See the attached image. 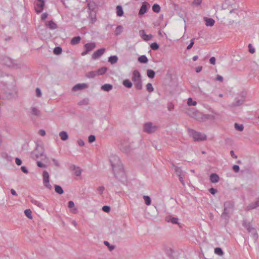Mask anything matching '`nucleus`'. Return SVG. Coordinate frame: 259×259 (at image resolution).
<instances>
[{
  "instance_id": "obj_7",
  "label": "nucleus",
  "mask_w": 259,
  "mask_h": 259,
  "mask_svg": "<svg viewBox=\"0 0 259 259\" xmlns=\"http://www.w3.org/2000/svg\"><path fill=\"white\" fill-rule=\"evenodd\" d=\"M42 178L44 185L49 190H51L52 187L50 184V176L49 172L47 171L44 170L43 171Z\"/></svg>"
},
{
  "instance_id": "obj_11",
  "label": "nucleus",
  "mask_w": 259,
  "mask_h": 259,
  "mask_svg": "<svg viewBox=\"0 0 259 259\" xmlns=\"http://www.w3.org/2000/svg\"><path fill=\"white\" fill-rule=\"evenodd\" d=\"M45 1H37L35 4L34 8L37 13H40L44 9Z\"/></svg>"
},
{
  "instance_id": "obj_56",
  "label": "nucleus",
  "mask_w": 259,
  "mask_h": 259,
  "mask_svg": "<svg viewBox=\"0 0 259 259\" xmlns=\"http://www.w3.org/2000/svg\"><path fill=\"white\" fill-rule=\"evenodd\" d=\"M248 50L249 52L251 54H253L255 52V49L252 46L251 44L248 45Z\"/></svg>"
},
{
  "instance_id": "obj_43",
  "label": "nucleus",
  "mask_w": 259,
  "mask_h": 259,
  "mask_svg": "<svg viewBox=\"0 0 259 259\" xmlns=\"http://www.w3.org/2000/svg\"><path fill=\"white\" fill-rule=\"evenodd\" d=\"M145 203L147 205H150L151 203V200L149 196L144 195L143 196Z\"/></svg>"
},
{
  "instance_id": "obj_27",
  "label": "nucleus",
  "mask_w": 259,
  "mask_h": 259,
  "mask_svg": "<svg viewBox=\"0 0 259 259\" xmlns=\"http://www.w3.org/2000/svg\"><path fill=\"white\" fill-rule=\"evenodd\" d=\"M116 15L118 17H121L123 15V11L121 6L118 5L116 7Z\"/></svg>"
},
{
  "instance_id": "obj_6",
  "label": "nucleus",
  "mask_w": 259,
  "mask_h": 259,
  "mask_svg": "<svg viewBox=\"0 0 259 259\" xmlns=\"http://www.w3.org/2000/svg\"><path fill=\"white\" fill-rule=\"evenodd\" d=\"M231 1H225L222 4L223 9H228L230 11V13H232L234 10H236L238 8V5L235 3H232Z\"/></svg>"
},
{
  "instance_id": "obj_15",
  "label": "nucleus",
  "mask_w": 259,
  "mask_h": 259,
  "mask_svg": "<svg viewBox=\"0 0 259 259\" xmlns=\"http://www.w3.org/2000/svg\"><path fill=\"white\" fill-rule=\"evenodd\" d=\"M140 36L145 41H148L151 39L153 36L151 34H146L145 30H141L139 31Z\"/></svg>"
},
{
  "instance_id": "obj_4",
  "label": "nucleus",
  "mask_w": 259,
  "mask_h": 259,
  "mask_svg": "<svg viewBox=\"0 0 259 259\" xmlns=\"http://www.w3.org/2000/svg\"><path fill=\"white\" fill-rule=\"evenodd\" d=\"M189 135L192 136L195 141H204L206 139L205 135L201 133L195 131L191 128L188 129Z\"/></svg>"
},
{
  "instance_id": "obj_37",
  "label": "nucleus",
  "mask_w": 259,
  "mask_h": 259,
  "mask_svg": "<svg viewBox=\"0 0 259 259\" xmlns=\"http://www.w3.org/2000/svg\"><path fill=\"white\" fill-rule=\"evenodd\" d=\"M107 68L106 67H103L99 68L98 70H97V72L98 73V75H103L106 73L107 71Z\"/></svg>"
},
{
  "instance_id": "obj_34",
  "label": "nucleus",
  "mask_w": 259,
  "mask_h": 259,
  "mask_svg": "<svg viewBox=\"0 0 259 259\" xmlns=\"http://www.w3.org/2000/svg\"><path fill=\"white\" fill-rule=\"evenodd\" d=\"M97 75H98V73L97 72V71H90L86 74V76L88 78H94Z\"/></svg>"
},
{
  "instance_id": "obj_52",
  "label": "nucleus",
  "mask_w": 259,
  "mask_h": 259,
  "mask_svg": "<svg viewBox=\"0 0 259 259\" xmlns=\"http://www.w3.org/2000/svg\"><path fill=\"white\" fill-rule=\"evenodd\" d=\"M120 148L121 151L125 153L128 152L130 150V147L128 145H126L125 147L121 146Z\"/></svg>"
},
{
  "instance_id": "obj_22",
  "label": "nucleus",
  "mask_w": 259,
  "mask_h": 259,
  "mask_svg": "<svg viewBox=\"0 0 259 259\" xmlns=\"http://www.w3.org/2000/svg\"><path fill=\"white\" fill-rule=\"evenodd\" d=\"M205 24L207 26H212L214 24V20L212 18H208L205 17Z\"/></svg>"
},
{
  "instance_id": "obj_64",
  "label": "nucleus",
  "mask_w": 259,
  "mask_h": 259,
  "mask_svg": "<svg viewBox=\"0 0 259 259\" xmlns=\"http://www.w3.org/2000/svg\"><path fill=\"white\" fill-rule=\"evenodd\" d=\"M15 162L17 165H21L22 161L20 159L17 157L15 158Z\"/></svg>"
},
{
  "instance_id": "obj_18",
  "label": "nucleus",
  "mask_w": 259,
  "mask_h": 259,
  "mask_svg": "<svg viewBox=\"0 0 259 259\" xmlns=\"http://www.w3.org/2000/svg\"><path fill=\"white\" fill-rule=\"evenodd\" d=\"M89 3L87 4L89 9L91 11L95 12L97 9L98 6L95 3V1H88Z\"/></svg>"
},
{
  "instance_id": "obj_3",
  "label": "nucleus",
  "mask_w": 259,
  "mask_h": 259,
  "mask_svg": "<svg viewBox=\"0 0 259 259\" xmlns=\"http://www.w3.org/2000/svg\"><path fill=\"white\" fill-rule=\"evenodd\" d=\"M141 77V75L138 70H135L133 71L132 80L134 82L135 88L138 90H141L143 88Z\"/></svg>"
},
{
  "instance_id": "obj_5",
  "label": "nucleus",
  "mask_w": 259,
  "mask_h": 259,
  "mask_svg": "<svg viewBox=\"0 0 259 259\" xmlns=\"http://www.w3.org/2000/svg\"><path fill=\"white\" fill-rule=\"evenodd\" d=\"M157 126L154 125L151 122H147L143 125V131L147 134L154 133L157 130Z\"/></svg>"
},
{
  "instance_id": "obj_48",
  "label": "nucleus",
  "mask_w": 259,
  "mask_h": 259,
  "mask_svg": "<svg viewBox=\"0 0 259 259\" xmlns=\"http://www.w3.org/2000/svg\"><path fill=\"white\" fill-rule=\"evenodd\" d=\"M187 104L189 106H195L197 104V102L196 101L193 100V99L191 98H189L188 99Z\"/></svg>"
},
{
  "instance_id": "obj_21",
  "label": "nucleus",
  "mask_w": 259,
  "mask_h": 259,
  "mask_svg": "<svg viewBox=\"0 0 259 259\" xmlns=\"http://www.w3.org/2000/svg\"><path fill=\"white\" fill-rule=\"evenodd\" d=\"M113 89V85L111 84L106 83L102 85L101 89L104 91L109 92Z\"/></svg>"
},
{
  "instance_id": "obj_58",
  "label": "nucleus",
  "mask_w": 259,
  "mask_h": 259,
  "mask_svg": "<svg viewBox=\"0 0 259 259\" xmlns=\"http://www.w3.org/2000/svg\"><path fill=\"white\" fill-rule=\"evenodd\" d=\"M102 210L106 212H108L110 210V207L109 206L105 205L103 206Z\"/></svg>"
},
{
  "instance_id": "obj_38",
  "label": "nucleus",
  "mask_w": 259,
  "mask_h": 259,
  "mask_svg": "<svg viewBox=\"0 0 259 259\" xmlns=\"http://www.w3.org/2000/svg\"><path fill=\"white\" fill-rule=\"evenodd\" d=\"M152 10L155 13H159L160 10V7L158 4H155L152 6Z\"/></svg>"
},
{
  "instance_id": "obj_42",
  "label": "nucleus",
  "mask_w": 259,
  "mask_h": 259,
  "mask_svg": "<svg viewBox=\"0 0 259 259\" xmlns=\"http://www.w3.org/2000/svg\"><path fill=\"white\" fill-rule=\"evenodd\" d=\"M73 170L76 176H79L80 175L81 170L78 167H76V166L74 165Z\"/></svg>"
},
{
  "instance_id": "obj_35",
  "label": "nucleus",
  "mask_w": 259,
  "mask_h": 259,
  "mask_svg": "<svg viewBox=\"0 0 259 259\" xmlns=\"http://www.w3.org/2000/svg\"><path fill=\"white\" fill-rule=\"evenodd\" d=\"M48 26L52 30L55 29L57 28V24L52 20L49 21Z\"/></svg>"
},
{
  "instance_id": "obj_60",
  "label": "nucleus",
  "mask_w": 259,
  "mask_h": 259,
  "mask_svg": "<svg viewBox=\"0 0 259 259\" xmlns=\"http://www.w3.org/2000/svg\"><path fill=\"white\" fill-rule=\"evenodd\" d=\"M105 189V188L104 186H100L98 188L97 191L99 192L100 194H102Z\"/></svg>"
},
{
  "instance_id": "obj_19",
  "label": "nucleus",
  "mask_w": 259,
  "mask_h": 259,
  "mask_svg": "<svg viewBox=\"0 0 259 259\" xmlns=\"http://www.w3.org/2000/svg\"><path fill=\"white\" fill-rule=\"evenodd\" d=\"M210 181L212 183H216L219 181L220 178L216 173H212L209 176Z\"/></svg>"
},
{
  "instance_id": "obj_16",
  "label": "nucleus",
  "mask_w": 259,
  "mask_h": 259,
  "mask_svg": "<svg viewBox=\"0 0 259 259\" xmlns=\"http://www.w3.org/2000/svg\"><path fill=\"white\" fill-rule=\"evenodd\" d=\"M165 220L167 222H170L173 224H178L180 227H181L180 223L178 222L179 220L177 218L173 217L171 215H168L166 217Z\"/></svg>"
},
{
  "instance_id": "obj_51",
  "label": "nucleus",
  "mask_w": 259,
  "mask_h": 259,
  "mask_svg": "<svg viewBox=\"0 0 259 259\" xmlns=\"http://www.w3.org/2000/svg\"><path fill=\"white\" fill-rule=\"evenodd\" d=\"M146 89L148 92L151 93L154 91V88L151 83H148L146 85Z\"/></svg>"
},
{
  "instance_id": "obj_55",
  "label": "nucleus",
  "mask_w": 259,
  "mask_h": 259,
  "mask_svg": "<svg viewBox=\"0 0 259 259\" xmlns=\"http://www.w3.org/2000/svg\"><path fill=\"white\" fill-rule=\"evenodd\" d=\"M167 109L169 111H172L174 109V105L172 103L170 102L167 105Z\"/></svg>"
},
{
  "instance_id": "obj_47",
  "label": "nucleus",
  "mask_w": 259,
  "mask_h": 259,
  "mask_svg": "<svg viewBox=\"0 0 259 259\" xmlns=\"http://www.w3.org/2000/svg\"><path fill=\"white\" fill-rule=\"evenodd\" d=\"M24 213L28 218L30 219L32 218V211L30 209H27L25 210Z\"/></svg>"
},
{
  "instance_id": "obj_33",
  "label": "nucleus",
  "mask_w": 259,
  "mask_h": 259,
  "mask_svg": "<svg viewBox=\"0 0 259 259\" xmlns=\"http://www.w3.org/2000/svg\"><path fill=\"white\" fill-rule=\"evenodd\" d=\"M54 188L55 192L59 194H62L64 193V191L60 186L55 185Z\"/></svg>"
},
{
  "instance_id": "obj_20",
  "label": "nucleus",
  "mask_w": 259,
  "mask_h": 259,
  "mask_svg": "<svg viewBox=\"0 0 259 259\" xmlns=\"http://www.w3.org/2000/svg\"><path fill=\"white\" fill-rule=\"evenodd\" d=\"M84 47L88 51L90 52L95 48L96 44L95 42L87 43Z\"/></svg>"
},
{
  "instance_id": "obj_10",
  "label": "nucleus",
  "mask_w": 259,
  "mask_h": 259,
  "mask_svg": "<svg viewBox=\"0 0 259 259\" xmlns=\"http://www.w3.org/2000/svg\"><path fill=\"white\" fill-rule=\"evenodd\" d=\"M259 207V197L257 198L254 202L249 204L245 208L246 211H250Z\"/></svg>"
},
{
  "instance_id": "obj_36",
  "label": "nucleus",
  "mask_w": 259,
  "mask_h": 259,
  "mask_svg": "<svg viewBox=\"0 0 259 259\" xmlns=\"http://www.w3.org/2000/svg\"><path fill=\"white\" fill-rule=\"evenodd\" d=\"M147 75L150 78H153L155 75V72L152 69H148L147 70Z\"/></svg>"
},
{
  "instance_id": "obj_46",
  "label": "nucleus",
  "mask_w": 259,
  "mask_h": 259,
  "mask_svg": "<svg viewBox=\"0 0 259 259\" xmlns=\"http://www.w3.org/2000/svg\"><path fill=\"white\" fill-rule=\"evenodd\" d=\"M234 127H235V128L237 131H238L240 132L242 131L244 129V126H243V124H239L237 123H235L234 124Z\"/></svg>"
},
{
  "instance_id": "obj_12",
  "label": "nucleus",
  "mask_w": 259,
  "mask_h": 259,
  "mask_svg": "<svg viewBox=\"0 0 259 259\" xmlns=\"http://www.w3.org/2000/svg\"><path fill=\"white\" fill-rule=\"evenodd\" d=\"M105 48H101L96 51L92 55V58L93 59H96L100 57L105 52Z\"/></svg>"
},
{
  "instance_id": "obj_2",
  "label": "nucleus",
  "mask_w": 259,
  "mask_h": 259,
  "mask_svg": "<svg viewBox=\"0 0 259 259\" xmlns=\"http://www.w3.org/2000/svg\"><path fill=\"white\" fill-rule=\"evenodd\" d=\"M224 211L222 213L221 217L225 220H228L230 218V214L234 211L235 203L233 201H227L224 202Z\"/></svg>"
},
{
  "instance_id": "obj_23",
  "label": "nucleus",
  "mask_w": 259,
  "mask_h": 259,
  "mask_svg": "<svg viewBox=\"0 0 259 259\" xmlns=\"http://www.w3.org/2000/svg\"><path fill=\"white\" fill-rule=\"evenodd\" d=\"M118 60V57L116 55L111 56L108 58V62L112 65L117 63Z\"/></svg>"
},
{
  "instance_id": "obj_26",
  "label": "nucleus",
  "mask_w": 259,
  "mask_h": 259,
  "mask_svg": "<svg viewBox=\"0 0 259 259\" xmlns=\"http://www.w3.org/2000/svg\"><path fill=\"white\" fill-rule=\"evenodd\" d=\"M81 40V37L79 36H77L73 37L71 40V44L72 45H75L78 44Z\"/></svg>"
},
{
  "instance_id": "obj_63",
  "label": "nucleus",
  "mask_w": 259,
  "mask_h": 259,
  "mask_svg": "<svg viewBox=\"0 0 259 259\" xmlns=\"http://www.w3.org/2000/svg\"><path fill=\"white\" fill-rule=\"evenodd\" d=\"M202 1H193L192 3L193 6H198L201 5Z\"/></svg>"
},
{
  "instance_id": "obj_25",
  "label": "nucleus",
  "mask_w": 259,
  "mask_h": 259,
  "mask_svg": "<svg viewBox=\"0 0 259 259\" xmlns=\"http://www.w3.org/2000/svg\"><path fill=\"white\" fill-rule=\"evenodd\" d=\"M59 136L62 141H66L68 139V135L66 132L62 131L59 133Z\"/></svg>"
},
{
  "instance_id": "obj_8",
  "label": "nucleus",
  "mask_w": 259,
  "mask_h": 259,
  "mask_svg": "<svg viewBox=\"0 0 259 259\" xmlns=\"http://www.w3.org/2000/svg\"><path fill=\"white\" fill-rule=\"evenodd\" d=\"M189 114L196 120L200 122H204V114L198 111H193L192 113H189Z\"/></svg>"
},
{
  "instance_id": "obj_29",
  "label": "nucleus",
  "mask_w": 259,
  "mask_h": 259,
  "mask_svg": "<svg viewBox=\"0 0 259 259\" xmlns=\"http://www.w3.org/2000/svg\"><path fill=\"white\" fill-rule=\"evenodd\" d=\"M31 113L32 115H35L36 116H40V111L35 107H31Z\"/></svg>"
},
{
  "instance_id": "obj_54",
  "label": "nucleus",
  "mask_w": 259,
  "mask_h": 259,
  "mask_svg": "<svg viewBox=\"0 0 259 259\" xmlns=\"http://www.w3.org/2000/svg\"><path fill=\"white\" fill-rule=\"evenodd\" d=\"M195 39V38H193L191 40L190 44L187 47V50H190L192 48L194 44Z\"/></svg>"
},
{
  "instance_id": "obj_24",
  "label": "nucleus",
  "mask_w": 259,
  "mask_h": 259,
  "mask_svg": "<svg viewBox=\"0 0 259 259\" xmlns=\"http://www.w3.org/2000/svg\"><path fill=\"white\" fill-rule=\"evenodd\" d=\"M204 121L206 120H214L215 119V116L214 114H204Z\"/></svg>"
},
{
  "instance_id": "obj_49",
  "label": "nucleus",
  "mask_w": 259,
  "mask_h": 259,
  "mask_svg": "<svg viewBox=\"0 0 259 259\" xmlns=\"http://www.w3.org/2000/svg\"><path fill=\"white\" fill-rule=\"evenodd\" d=\"M62 49L60 47H56L54 49V53L55 55H59L62 53Z\"/></svg>"
},
{
  "instance_id": "obj_39",
  "label": "nucleus",
  "mask_w": 259,
  "mask_h": 259,
  "mask_svg": "<svg viewBox=\"0 0 259 259\" xmlns=\"http://www.w3.org/2000/svg\"><path fill=\"white\" fill-rule=\"evenodd\" d=\"M31 202L34 204V205H37L38 207H39L40 208H43V204L39 202V201L32 198L31 199Z\"/></svg>"
},
{
  "instance_id": "obj_1",
  "label": "nucleus",
  "mask_w": 259,
  "mask_h": 259,
  "mask_svg": "<svg viewBox=\"0 0 259 259\" xmlns=\"http://www.w3.org/2000/svg\"><path fill=\"white\" fill-rule=\"evenodd\" d=\"M110 162L112 166V171L114 177L118 180H121L125 176L123 166L120 160L116 155L110 157Z\"/></svg>"
},
{
  "instance_id": "obj_44",
  "label": "nucleus",
  "mask_w": 259,
  "mask_h": 259,
  "mask_svg": "<svg viewBox=\"0 0 259 259\" xmlns=\"http://www.w3.org/2000/svg\"><path fill=\"white\" fill-rule=\"evenodd\" d=\"M104 244L108 247V249L110 251L113 250L115 248V246L113 245H111L109 242L107 241H104Z\"/></svg>"
},
{
  "instance_id": "obj_45",
  "label": "nucleus",
  "mask_w": 259,
  "mask_h": 259,
  "mask_svg": "<svg viewBox=\"0 0 259 259\" xmlns=\"http://www.w3.org/2000/svg\"><path fill=\"white\" fill-rule=\"evenodd\" d=\"M165 253L169 257H171L173 254V250L171 248L167 247L165 249Z\"/></svg>"
},
{
  "instance_id": "obj_13",
  "label": "nucleus",
  "mask_w": 259,
  "mask_h": 259,
  "mask_svg": "<svg viewBox=\"0 0 259 259\" xmlns=\"http://www.w3.org/2000/svg\"><path fill=\"white\" fill-rule=\"evenodd\" d=\"M149 5L145 1L142 4L139 12V15L142 16L145 14L148 10V6Z\"/></svg>"
},
{
  "instance_id": "obj_30",
  "label": "nucleus",
  "mask_w": 259,
  "mask_h": 259,
  "mask_svg": "<svg viewBox=\"0 0 259 259\" xmlns=\"http://www.w3.org/2000/svg\"><path fill=\"white\" fill-rule=\"evenodd\" d=\"M123 27L121 25H118L115 31V35L116 36L119 35L123 31Z\"/></svg>"
},
{
  "instance_id": "obj_59",
  "label": "nucleus",
  "mask_w": 259,
  "mask_h": 259,
  "mask_svg": "<svg viewBox=\"0 0 259 259\" xmlns=\"http://www.w3.org/2000/svg\"><path fill=\"white\" fill-rule=\"evenodd\" d=\"M37 165L39 167H41V168H46L47 167V165L44 163H42L40 161H37Z\"/></svg>"
},
{
  "instance_id": "obj_61",
  "label": "nucleus",
  "mask_w": 259,
  "mask_h": 259,
  "mask_svg": "<svg viewBox=\"0 0 259 259\" xmlns=\"http://www.w3.org/2000/svg\"><path fill=\"white\" fill-rule=\"evenodd\" d=\"M209 192L212 194V195H215V193L217 192V190L214 188H211L209 189Z\"/></svg>"
},
{
  "instance_id": "obj_17",
  "label": "nucleus",
  "mask_w": 259,
  "mask_h": 259,
  "mask_svg": "<svg viewBox=\"0 0 259 259\" xmlns=\"http://www.w3.org/2000/svg\"><path fill=\"white\" fill-rule=\"evenodd\" d=\"M242 225L246 229L248 232H251L252 230L255 229L252 227L251 223L248 222L246 220H243Z\"/></svg>"
},
{
  "instance_id": "obj_9",
  "label": "nucleus",
  "mask_w": 259,
  "mask_h": 259,
  "mask_svg": "<svg viewBox=\"0 0 259 259\" xmlns=\"http://www.w3.org/2000/svg\"><path fill=\"white\" fill-rule=\"evenodd\" d=\"M245 101V97L243 95L237 97L235 99L234 102H233L231 107H237L241 105Z\"/></svg>"
},
{
  "instance_id": "obj_50",
  "label": "nucleus",
  "mask_w": 259,
  "mask_h": 259,
  "mask_svg": "<svg viewBox=\"0 0 259 259\" xmlns=\"http://www.w3.org/2000/svg\"><path fill=\"white\" fill-rule=\"evenodd\" d=\"M159 45L157 42H153L150 45V48L153 50H157L159 49Z\"/></svg>"
},
{
  "instance_id": "obj_41",
  "label": "nucleus",
  "mask_w": 259,
  "mask_h": 259,
  "mask_svg": "<svg viewBox=\"0 0 259 259\" xmlns=\"http://www.w3.org/2000/svg\"><path fill=\"white\" fill-rule=\"evenodd\" d=\"M214 253L220 256H222L224 254V252L220 247H216L214 249Z\"/></svg>"
},
{
  "instance_id": "obj_53",
  "label": "nucleus",
  "mask_w": 259,
  "mask_h": 259,
  "mask_svg": "<svg viewBox=\"0 0 259 259\" xmlns=\"http://www.w3.org/2000/svg\"><path fill=\"white\" fill-rule=\"evenodd\" d=\"M96 140V137L94 135H91L89 136L88 138V141L89 143H92L94 142Z\"/></svg>"
},
{
  "instance_id": "obj_31",
  "label": "nucleus",
  "mask_w": 259,
  "mask_h": 259,
  "mask_svg": "<svg viewBox=\"0 0 259 259\" xmlns=\"http://www.w3.org/2000/svg\"><path fill=\"white\" fill-rule=\"evenodd\" d=\"M138 60L141 63H147L148 62V59L145 55H142L138 57Z\"/></svg>"
},
{
  "instance_id": "obj_32",
  "label": "nucleus",
  "mask_w": 259,
  "mask_h": 259,
  "mask_svg": "<svg viewBox=\"0 0 259 259\" xmlns=\"http://www.w3.org/2000/svg\"><path fill=\"white\" fill-rule=\"evenodd\" d=\"M249 233H250L251 235H252L254 241L256 242L257 240L258 237V234L257 233L256 229H254L253 230H252L251 232Z\"/></svg>"
},
{
  "instance_id": "obj_28",
  "label": "nucleus",
  "mask_w": 259,
  "mask_h": 259,
  "mask_svg": "<svg viewBox=\"0 0 259 259\" xmlns=\"http://www.w3.org/2000/svg\"><path fill=\"white\" fill-rule=\"evenodd\" d=\"M122 84L128 89H130L133 87L132 82L128 79L124 80L122 82Z\"/></svg>"
},
{
  "instance_id": "obj_14",
  "label": "nucleus",
  "mask_w": 259,
  "mask_h": 259,
  "mask_svg": "<svg viewBox=\"0 0 259 259\" xmlns=\"http://www.w3.org/2000/svg\"><path fill=\"white\" fill-rule=\"evenodd\" d=\"M88 87L89 85L87 83H77L72 88V91H76L78 90H82L83 89L88 88Z\"/></svg>"
},
{
  "instance_id": "obj_57",
  "label": "nucleus",
  "mask_w": 259,
  "mask_h": 259,
  "mask_svg": "<svg viewBox=\"0 0 259 259\" xmlns=\"http://www.w3.org/2000/svg\"><path fill=\"white\" fill-rule=\"evenodd\" d=\"M232 168L234 171L235 172H238L240 170V167L238 165H234Z\"/></svg>"
},
{
  "instance_id": "obj_62",
  "label": "nucleus",
  "mask_w": 259,
  "mask_h": 259,
  "mask_svg": "<svg viewBox=\"0 0 259 259\" xmlns=\"http://www.w3.org/2000/svg\"><path fill=\"white\" fill-rule=\"evenodd\" d=\"M215 58L214 57H211L209 59V62L212 65H214L215 63Z\"/></svg>"
},
{
  "instance_id": "obj_40",
  "label": "nucleus",
  "mask_w": 259,
  "mask_h": 259,
  "mask_svg": "<svg viewBox=\"0 0 259 259\" xmlns=\"http://www.w3.org/2000/svg\"><path fill=\"white\" fill-rule=\"evenodd\" d=\"M173 167H174L175 172L177 175L179 176L182 175V170L181 169V167H178L174 164H172Z\"/></svg>"
}]
</instances>
